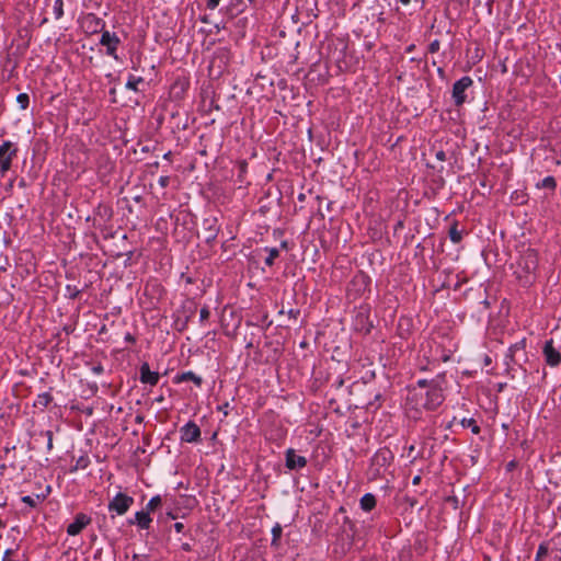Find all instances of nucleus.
<instances>
[{"instance_id": "obj_1", "label": "nucleus", "mask_w": 561, "mask_h": 561, "mask_svg": "<svg viewBox=\"0 0 561 561\" xmlns=\"http://www.w3.org/2000/svg\"><path fill=\"white\" fill-rule=\"evenodd\" d=\"M538 267V253L534 249L525 250L517 260L515 274L524 285L531 284Z\"/></svg>"}, {"instance_id": "obj_2", "label": "nucleus", "mask_w": 561, "mask_h": 561, "mask_svg": "<svg viewBox=\"0 0 561 561\" xmlns=\"http://www.w3.org/2000/svg\"><path fill=\"white\" fill-rule=\"evenodd\" d=\"M421 402L420 407L424 408L427 411L436 410L444 401L443 390L437 383L430 385V389L425 390V392H421Z\"/></svg>"}, {"instance_id": "obj_3", "label": "nucleus", "mask_w": 561, "mask_h": 561, "mask_svg": "<svg viewBox=\"0 0 561 561\" xmlns=\"http://www.w3.org/2000/svg\"><path fill=\"white\" fill-rule=\"evenodd\" d=\"M18 154V147L7 140L0 145V173L4 175L10 169L12 160Z\"/></svg>"}, {"instance_id": "obj_4", "label": "nucleus", "mask_w": 561, "mask_h": 561, "mask_svg": "<svg viewBox=\"0 0 561 561\" xmlns=\"http://www.w3.org/2000/svg\"><path fill=\"white\" fill-rule=\"evenodd\" d=\"M473 84V81L470 77L465 76L457 80L453 85L451 96L454 103L457 107H460L466 102L467 95L466 91Z\"/></svg>"}, {"instance_id": "obj_5", "label": "nucleus", "mask_w": 561, "mask_h": 561, "mask_svg": "<svg viewBox=\"0 0 561 561\" xmlns=\"http://www.w3.org/2000/svg\"><path fill=\"white\" fill-rule=\"evenodd\" d=\"M134 504V497L126 493H117L108 503V512H114L116 515H124L128 512Z\"/></svg>"}, {"instance_id": "obj_6", "label": "nucleus", "mask_w": 561, "mask_h": 561, "mask_svg": "<svg viewBox=\"0 0 561 561\" xmlns=\"http://www.w3.org/2000/svg\"><path fill=\"white\" fill-rule=\"evenodd\" d=\"M373 322L369 320V308L360 307L354 318V329L364 334L370 333Z\"/></svg>"}, {"instance_id": "obj_7", "label": "nucleus", "mask_w": 561, "mask_h": 561, "mask_svg": "<svg viewBox=\"0 0 561 561\" xmlns=\"http://www.w3.org/2000/svg\"><path fill=\"white\" fill-rule=\"evenodd\" d=\"M104 26V21L96 16L94 13L85 14L81 21V27L88 34H95L98 32H102Z\"/></svg>"}, {"instance_id": "obj_8", "label": "nucleus", "mask_w": 561, "mask_h": 561, "mask_svg": "<svg viewBox=\"0 0 561 561\" xmlns=\"http://www.w3.org/2000/svg\"><path fill=\"white\" fill-rule=\"evenodd\" d=\"M100 44L106 47V54L115 59H117L116 50L118 45L121 44V39L116 36L115 33H110L108 31H102V35L100 38Z\"/></svg>"}, {"instance_id": "obj_9", "label": "nucleus", "mask_w": 561, "mask_h": 561, "mask_svg": "<svg viewBox=\"0 0 561 561\" xmlns=\"http://www.w3.org/2000/svg\"><path fill=\"white\" fill-rule=\"evenodd\" d=\"M181 440L185 443H198L201 440V428L198 425L190 421L180 430Z\"/></svg>"}, {"instance_id": "obj_10", "label": "nucleus", "mask_w": 561, "mask_h": 561, "mask_svg": "<svg viewBox=\"0 0 561 561\" xmlns=\"http://www.w3.org/2000/svg\"><path fill=\"white\" fill-rule=\"evenodd\" d=\"M91 523V517H89L84 513H78L75 516V520L68 525L67 534L69 536L79 535L89 524Z\"/></svg>"}, {"instance_id": "obj_11", "label": "nucleus", "mask_w": 561, "mask_h": 561, "mask_svg": "<svg viewBox=\"0 0 561 561\" xmlns=\"http://www.w3.org/2000/svg\"><path fill=\"white\" fill-rule=\"evenodd\" d=\"M285 465L289 470H299L307 466V459L304 456H299L293 448H289L285 453Z\"/></svg>"}, {"instance_id": "obj_12", "label": "nucleus", "mask_w": 561, "mask_h": 561, "mask_svg": "<svg viewBox=\"0 0 561 561\" xmlns=\"http://www.w3.org/2000/svg\"><path fill=\"white\" fill-rule=\"evenodd\" d=\"M543 355H545L546 363L551 367H556L561 363V354L553 346L552 340L546 341L545 346H543Z\"/></svg>"}, {"instance_id": "obj_13", "label": "nucleus", "mask_w": 561, "mask_h": 561, "mask_svg": "<svg viewBox=\"0 0 561 561\" xmlns=\"http://www.w3.org/2000/svg\"><path fill=\"white\" fill-rule=\"evenodd\" d=\"M219 228L215 217L205 218L203 220V234L206 242H211L217 238Z\"/></svg>"}, {"instance_id": "obj_14", "label": "nucleus", "mask_w": 561, "mask_h": 561, "mask_svg": "<svg viewBox=\"0 0 561 561\" xmlns=\"http://www.w3.org/2000/svg\"><path fill=\"white\" fill-rule=\"evenodd\" d=\"M139 379H140L141 383H148L150 386H156L159 382L160 375L157 371H151L148 363H144L140 366Z\"/></svg>"}, {"instance_id": "obj_15", "label": "nucleus", "mask_w": 561, "mask_h": 561, "mask_svg": "<svg viewBox=\"0 0 561 561\" xmlns=\"http://www.w3.org/2000/svg\"><path fill=\"white\" fill-rule=\"evenodd\" d=\"M190 82L186 78H178L170 88V93L175 99H182L187 91Z\"/></svg>"}, {"instance_id": "obj_16", "label": "nucleus", "mask_w": 561, "mask_h": 561, "mask_svg": "<svg viewBox=\"0 0 561 561\" xmlns=\"http://www.w3.org/2000/svg\"><path fill=\"white\" fill-rule=\"evenodd\" d=\"M151 522L152 519L150 517V514L145 510L137 512L135 514V519H129L128 524H137L141 529H149Z\"/></svg>"}, {"instance_id": "obj_17", "label": "nucleus", "mask_w": 561, "mask_h": 561, "mask_svg": "<svg viewBox=\"0 0 561 561\" xmlns=\"http://www.w3.org/2000/svg\"><path fill=\"white\" fill-rule=\"evenodd\" d=\"M244 11V2L243 0H229L228 5L226 7V14L231 18L237 16L238 14Z\"/></svg>"}, {"instance_id": "obj_18", "label": "nucleus", "mask_w": 561, "mask_h": 561, "mask_svg": "<svg viewBox=\"0 0 561 561\" xmlns=\"http://www.w3.org/2000/svg\"><path fill=\"white\" fill-rule=\"evenodd\" d=\"M392 459H393L392 453L389 449L385 448V449H379L375 454L373 461L376 465L385 466L386 463H389Z\"/></svg>"}, {"instance_id": "obj_19", "label": "nucleus", "mask_w": 561, "mask_h": 561, "mask_svg": "<svg viewBox=\"0 0 561 561\" xmlns=\"http://www.w3.org/2000/svg\"><path fill=\"white\" fill-rule=\"evenodd\" d=\"M193 381L197 387L202 386V378L195 375L193 371H184L175 376V382Z\"/></svg>"}, {"instance_id": "obj_20", "label": "nucleus", "mask_w": 561, "mask_h": 561, "mask_svg": "<svg viewBox=\"0 0 561 561\" xmlns=\"http://www.w3.org/2000/svg\"><path fill=\"white\" fill-rule=\"evenodd\" d=\"M376 497L371 493L364 494L359 502L360 508L365 512H370L371 510H374L376 507Z\"/></svg>"}, {"instance_id": "obj_21", "label": "nucleus", "mask_w": 561, "mask_h": 561, "mask_svg": "<svg viewBox=\"0 0 561 561\" xmlns=\"http://www.w3.org/2000/svg\"><path fill=\"white\" fill-rule=\"evenodd\" d=\"M53 401V396L49 392L39 393L34 401V407L41 410L46 409Z\"/></svg>"}, {"instance_id": "obj_22", "label": "nucleus", "mask_w": 561, "mask_h": 561, "mask_svg": "<svg viewBox=\"0 0 561 561\" xmlns=\"http://www.w3.org/2000/svg\"><path fill=\"white\" fill-rule=\"evenodd\" d=\"M282 534H283V528L279 524H275L274 527L272 528V541H271V546L275 549H278L279 548V540H280V537H282Z\"/></svg>"}, {"instance_id": "obj_23", "label": "nucleus", "mask_w": 561, "mask_h": 561, "mask_svg": "<svg viewBox=\"0 0 561 561\" xmlns=\"http://www.w3.org/2000/svg\"><path fill=\"white\" fill-rule=\"evenodd\" d=\"M45 499V495H25L21 499V501L30 506L31 508H35L39 503H42Z\"/></svg>"}, {"instance_id": "obj_24", "label": "nucleus", "mask_w": 561, "mask_h": 561, "mask_svg": "<svg viewBox=\"0 0 561 561\" xmlns=\"http://www.w3.org/2000/svg\"><path fill=\"white\" fill-rule=\"evenodd\" d=\"M551 552L550 542H542L539 545L535 561H542Z\"/></svg>"}, {"instance_id": "obj_25", "label": "nucleus", "mask_w": 561, "mask_h": 561, "mask_svg": "<svg viewBox=\"0 0 561 561\" xmlns=\"http://www.w3.org/2000/svg\"><path fill=\"white\" fill-rule=\"evenodd\" d=\"M162 505V499L160 495H156L150 499L148 504L146 505V511L150 514L153 513L156 510H158Z\"/></svg>"}, {"instance_id": "obj_26", "label": "nucleus", "mask_w": 561, "mask_h": 561, "mask_svg": "<svg viewBox=\"0 0 561 561\" xmlns=\"http://www.w3.org/2000/svg\"><path fill=\"white\" fill-rule=\"evenodd\" d=\"M265 251L268 252V255L265 259V264L267 266H272L274 264L275 259L279 256V251L277 248H266Z\"/></svg>"}, {"instance_id": "obj_27", "label": "nucleus", "mask_w": 561, "mask_h": 561, "mask_svg": "<svg viewBox=\"0 0 561 561\" xmlns=\"http://www.w3.org/2000/svg\"><path fill=\"white\" fill-rule=\"evenodd\" d=\"M54 16L56 20H59L64 15V0H55L53 7Z\"/></svg>"}, {"instance_id": "obj_28", "label": "nucleus", "mask_w": 561, "mask_h": 561, "mask_svg": "<svg viewBox=\"0 0 561 561\" xmlns=\"http://www.w3.org/2000/svg\"><path fill=\"white\" fill-rule=\"evenodd\" d=\"M461 425L463 427H470L471 428V432L473 434H479L480 433V426L477 424V422L473 420V419H463L461 421Z\"/></svg>"}, {"instance_id": "obj_29", "label": "nucleus", "mask_w": 561, "mask_h": 561, "mask_svg": "<svg viewBox=\"0 0 561 561\" xmlns=\"http://www.w3.org/2000/svg\"><path fill=\"white\" fill-rule=\"evenodd\" d=\"M538 187L554 190L557 187V181L553 176H546L540 184H538Z\"/></svg>"}, {"instance_id": "obj_30", "label": "nucleus", "mask_w": 561, "mask_h": 561, "mask_svg": "<svg viewBox=\"0 0 561 561\" xmlns=\"http://www.w3.org/2000/svg\"><path fill=\"white\" fill-rule=\"evenodd\" d=\"M449 238L454 243H459L462 239L461 232L457 229V224H454L449 229Z\"/></svg>"}, {"instance_id": "obj_31", "label": "nucleus", "mask_w": 561, "mask_h": 561, "mask_svg": "<svg viewBox=\"0 0 561 561\" xmlns=\"http://www.w3.org/2000/svg\"><path fill=\"white\" fill-rule=\"evenodd\" d=\"M66 291H67V295L70 299H77L79 298L80 294L82 293V289L78 288L77 286H73V285H67L66 286Z\"/></svg>"}, {"instance_id": "obj_32", "label": "nucleus", "mask_w": 561, "mask_h": 561, "mask_svg": "<svg viewBox=\"0 0 561 561\" xmlns=\"http://www.w3.org/2000/svg\"><path fill=\"white\" fill-rule=\"evenodd\" d=\"M141 82H142V78H140V77L136 78L134 76H130L126 83V88L129 90H133V91H137L138 84Z\"/></svg>"}, {"instance_id": "obj_33", "label": "nucleus", "mask_w": 561, "mask_h": 561, "mask_svg": "<svg viewBox=\"0 0 561 561\" xmlns=\"http://www.w3.org/2000/svg\"><path fill=\"white\" fill-rule=\"evenodd\" d=\"M549 542L551 547V552L561 551V533L553 536Z\"/></svg>"}, {"instance_id": "obj_34", "label": "nucleus", "mask_w": 561, "mask_h": 561, "mask_svg": "<svg viewBox=\"0 0 561 561\" xmlns=\"http://www.w3.org/2000/svg\"><path fill=\"white\" fill-rule=\"evenodd\" d=\"M16 102L20 104L22 110H26L30 104V96L26 93H20L16 96Z\"/></svg>"}, {"instance_id": "obj_35", "label": "nucleus", "mask_w": 561, "mask_h": 561, "mask_svg": "<svg viewBox=\"0 0 561 561\" xmlns=\"http://www.w3.org/2000/svg\"><path fill=\"white\" fill-rule=\"evenodd\" d=\"M526 347V339L520 340L519 342H516L510 347L511 356H514V354L519 351L524 350Z\"/></svg>"}, {"instance_id": "obj_36", "label": "nucleus", "mask_w": 561, "mask_h": 561, "mask_svg": "<svg viewBox=\"0 0 561 561\" xmlns=\"http://www.w3.org/2000/svg\"><path fill=\"white\" fill-rule=\"evenodd\" d=\"M15 557H18V552L12 549H8L4 552L3 561H15Z\"/></svg>"}, {"instance_id": "obj_37", "label": "nucleus", "mask_w": 561, "mask_h": 561, "mask_svg": "<svg viewBox=\"0 0 561 561\" xmlns=\"http://www.w3.org/2000/svg\"><path fill=\"white\" fill-rule=\"evenodd\" d=\"M432 383H437L436 380H426V379H420L417 380V386L421 388V389H430V385Z\"/></svg>"}, {"instance_id": "obj_38", "label": "nucleus", "mask_w": 561, "mask_h": 561, "mask_svg": "<svg viewBox=\"0 0 561 561\" xmlns=\"http://www.w3.org/2000/svg\"><path fill=\"white\" fill-rule=\"evenodd\" d=\"M210 317V311L208 309V307H203L199 311V320L201 322H204L206 320H208Z\"/></svg>"}, {"instance_id": "obj_39", "label": "nucleus", "mask_w": 561, "mask_h": 561, "mask_svg": "<svg viewBox=\"0 0 561 561\" xmlns=\"http://www.w3.org/2000/svg\"><path fill=\"white\" fill-rule=\"evenodd\" d=\"M440 48V42L438 39H434L430 45H428V51L431 54H435L439 50Z\"/></svg>"}, {"instance_id": "obj_40", "label": "nucleus", "mask_w": 561, "mask_h": 561, "mask_svg": "<svg viewBox=\"0 0 561 561\" xmlns=\"http://www.w3.org/2000/svg\"><path fill=\"white\" fill-rule=\"evenodd\" d=\"M89 465V459L85 458V457H80L78 460H77V463H76V467H75V470L81 468V469H84L87 468Z\"/></svg>"}, {"instance_id": "obj_41", "label": "nucleus", "mask_w": 561, "mask_h": 561, "mask_svg": "<svg viewBox=\"0 0 561 561\" xmlns=\"http://www.w3.org/2000/svg\"><path fill=\"white\" fill-rule=\"evenodd\" d=\"M221 0H206V8L208 10H215Z\"/></svg>"}, {"instance_id": "obj_42", "label": "nucleus", "mask_w": 561, "mask_h": 561, "mask_svg": "<svg viewBox=\"0 0 561 561\" xmlns=\"http://www.w3.org/2000/svg\"><path fill=\"white\" fill-rule=\"evenodd\" d=\"M44 435L47 437V449L51 450L53 449V432L46 431L44 433Z\"/></svg>"}, {"instance_id": "obj_43", "label": "nucleus", "mask_w": 561, "mask_h": 561, "mask_svg": "<svg viewBox=\"0 0 561 561\" xmlns=\"http://www.w3.org/2000/svg\"><path fill=\"white\" fill-rule=\"evenodd\" d=\"M159 184L161 185V187L165 188L170 184V176H160Z\"/></svg>"}, {"instance_id": "obj_44", "label": "nucleus", "mask_w": 561, "mask_h": 561, "mask_svg": "<svg viewBox=\"0 0 561 561\" xmlns=\"http://www.w3.org/2000/svg\"><path fill=\"white\" fill-rule=\"evenodd\" d=\"M435 157L437 160L439 161H445L446 160V152L444 150H438L436 153H435Z\"/></svg>"}, {"instance_id": "obj_45", "label": "nucleus", "mask_w": 561, "mask_h": 561, "mask_svg": "<svg viewBox=\"0 0 561 561\" xmlns=\"http://www.w3.org/2000/svg\"><path fill=\"white\" fill-rule=\"evenodd\" d=\"M287 313L290 318L297 319L298 316L300 314V310L299 309H289Z\"/></svg>"}, {"instance_id": "obj_46", "label": "nucleus", "mask_w": 561, "mask_h": 561, "mask_svg": "<svg viewBox=\"0 0 561 561\" xmlns=\"http://www.w3.org/2000/svg\"><path fill=\"white\" fill-rule=\"evenodd\" d=\"M91 369L95 375H100L104 371V368L101 364L93 366Z\"/></svg>"}, {"instance_id": "obj_47", "label": "nucleus", "mask_w": 561, "mask_h": 561, "mask_svg": "<svg viewBox=\"0 0 561 561\" xmlns=\"http://www.w3.org/2000/svg\"><path fill=\"white\" fill-rule=\"evenodd\" d=\"M552 561H561V551L550 552Z\"/></svg>"}, {"instance_id": "obj_48", "label": "nucleus", "mask_w": 561, "mask_h": 561, "mask_svg": "<svg viewBox=\"0 0 561 561\" xmlns=\"http://www.w3.org/2000/svg\"><path fill=\"white\" fill-rule=\"evenodd\" d=\"M174 529H175V531H176V533H182V531H183V529H184V524H183V523H180V522H179V523H175V524H174Z\"/></svg>"}, {"instance_id": "obj_49", "label": "nucleus", "mask_w": 561, "mask_h": 561, "mask_svg": "<svg viewBox=\"0 0 561 561\" xmlns=\"http://www.w3.org/2000/svg\"><path fill=\"white\" fill-rule=\"evenodd\" d=\"M228 407H229V403H225L224 405L219 407V410L222 411L225 415H227Z\"/></svg>"}, {"instance_id": "obj_50", "label": "nucleus", "mask_w": 561, "mask_h": 561, "mask_svg": "<svg viewBox=\"0 0 561 561\" xmlns=\"http://www.w3.org/2000/svg\"><path fill=\"white\" fill-rule=\"evenodd\" d=\"M125 340L128 342H135V337L130 333L126 334Z\"/></svg>"}, {"instance_id": "obj_51", "label": "nucleus", "mask_w": 561, "mask_h": 561, "mask_svg": "<svg viewBox=\"0 0 561 561\" xmlns=\"http://www.w3.org/2000/svg\"><path fill=\"white\" fill-rule=\"evenodd\" d=\"M15 561H26V558L24 554H21V556L18 554V557H15Z\"/></svg>"}, {"instance_id": "obj_52", "label": "nucleus", "mask_w": 561, "mask_h": 561, "mask_svg": "<svg viewBox=\"0 0 561 561\" xmlns=\"http://www.w3.org/2000/svg\"><path fill=\"white\" fill-rule=\"evenodd\" d=\"M171 156H172V152L171 151H168L167 153H164L163 158L165 160H170L171 159Z\"/></svg>"}, {"instance_id": "obj_53", "label": "nucleus", "mask_w": 561, "mask_h": 561, "mask_svg": "<svg viewBox=\"0 0 561 561\" xmlns=\"http://www.w3.org/2000/svg\"><path fill=\"white\" fill-rule=\"evenodd\" d=\"M245 168H247V162H245V161H242V162L240 163V169H241V171H242V172H243V171H245Z\"/></svg>"}, {"instance_id": "obj_54", "label": "nucleus", "mask_w": 561, "mask_h": 561, "mask_svg": "<svg viewBox=\"0 0 561 561\" xmlns=\"http://www.w3.org/2000/svg\"><path fill=\"white\" fill-rule=\"evenodd\" d=\"M420 480L421 478L419 476H416L414 479H413V484H419L420 483Z\"/></svg>"}, {"instance_id": "obj_55", "label": "nucleus", "mask_w": 561, "mask_h": 561, "mask_svg": "<svg viewBox=\"0 0 561 561\" xmlns=\"http://www.w3.org/2000/svg\"><path fill=\"white\" fill-rule=\"evenodd\" d=\"M402 4L407 5L411 2V0H399Z\"/></svg>"}, {"instance_id": "obj_56", "label": "nucleus", "mask_w": 561, "mask_h": 561, "mask_svg": "<svg viewBox=\"0 0 561 561\" xmlns=\"http://www.w3.org/2000/svg\"><path fill=\"white\" fill-rule=\"evenodd\" d=\"M414 47H415V46H414L413 44H412V45H410V46L407 48V51H408V53L412 51V50L414 49Z\"/></svg>"}, {"instance_id": "obj_57", "label": "nucleus", "mask_w": 561, "mask_h": 561, "mask_svg": "<svg viewBox=\"0 0 561 561\" xmlns=\"http://www.w3.org/2000/svg\"><path fill=\"white\" fill-rule=\"evenodd\" d=\"M183 549H184V550H186V551H187V550H190V546H188V543H184V545H183Z\"/></svg>"}, {"instance_id": "obj_58", "label": "nucleus", "mask_w": 561, "mask_h": 561, "mask_svg": "<svg viewBox=\"0 0 561 561\" xmlns=\"http://www.w3.org/2000/svg\"><path fill=\"white\" fill-rule=\"evenodd\" d=\"M298 198H299V201H304L305 195H304V194H300Z\"/></svg>"}, {"instance_id": "obj_59", "label": "nucleus", "mask_w": 561, "mask_h": 561, "mask_svg": "<svg viewBox=\"0 0 561 561\" xmlns=\"http://www.w3.org/2000/svg\"><path fill=\"white\" fill-rule=\"evenodd\" d=\"M10 451V448L5 447L4 453L8 454Z\"/></svg>"}, {"instance_id": "obj_60", "label": "nucleus", "mask_w": 561, "mask_h": 561, "mask_svg": "<svg viewBox=\"0 0 561 561\" xmlns=\"http://www.w3.org/2000/svg\"><path fill=\"white\" fill-rule=\"evenodd\" d=\"M250 2H253L254 0H249Z\"/></svg>"}]
</instances>
